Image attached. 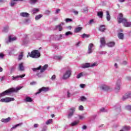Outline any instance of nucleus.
<instances>
[{"label": "nucleus", "instance_id": "obj_1", "mask_svg": "<svg viewBox=\"0 0 131 131\" xmlns=\"http://www.w3.org/2000/svg\"><path fill=\"white\" fill-rule=\"evenodd\" d=\"M117 20L119 24L122 23L125 27H130L131 22L127 21V19L123 17V14L122 13L119 14V15L117 17Z\"/></svg>", "mask_w": 131, "mask_h": 131}, {"label": "nucleus", "instance_id": "obj_2", "mask_svg": "<svg viewBox=\"0 0 131 131\" xmlns=\"http://www.w3.org/2000/svg\"><path fill=\"white\" fill-rule=\"evenodd\" d=\"M28 55L31 58H39L40 57V52L37 50H33L31 53H29Z\"/></svg>", "mask_w": 131, "mask_h": 131}, {"label": "nucleus", "instance_id": "obj_3", "mask_svg": "<svg viewBox=\"0 0 131 131\" xmlns=\"http://www.w3.org/2000/svg\"><path fill=\"white\" fill-rule=\"evenodd\" d=\"M14 91H15V88H10L3 92L2 93L0 94V98L1 97H4V96H7L9 94H11V93H14Z\"/></svg>", "mask_w": 131, "mask_h": 131}, {"label": "nucleus", "instance_id": "obj_4", "mask_svg": "<svg viewBox=\"0 0 131 131\" xmlns=\"http://www.w3.org/2000/svg\"><path fill=\"white\" fill-rule=\"evenodd\" d=\"M13 101H15V99L11 97H5L0 100V102L4 103H9V102H12Z\"/></svg>", "mask_w": 131, "mask_h": 131}, {"label": "nucleus", "instance_id": "obj_5", "mask_svg": "<svg viewBox=\"0 0 131 131\" xmlns=\"http://www.w3.org/2000/svg\"><path fill=\"white\" fill-rule=\"evenodd\" d=\"M98 64L97 63L94 62L92 64H91V63H85L84 64H82V68H89V67H94L95 66H97Z\"/></svg>", "mask_w": 131, "mask_h": 131}, {"label": "nucleus", "instance_id": "obj_6", "mask_svg": "<svg viewBox=\"0 0 131 131\" xmlns=\"http://www.w3.org/2000/svg\"><path fill=\"white\" fill-rule=\"evenodd\" d=\"M49 90H50L49 87L43 86L39 89L38 92L35 93V95H38V94H40L41 92H48Z\"/></svg>", "mask_w": 131, "mask_h": 131}, {"label": "nucleus", "instance_id": "obj_7", "mask_svg": "<svg viewBox=\"0 0 131 131\" xmlns=\"http://www.w3.org/2000/svg\"><path fill=\"white\" fill-rule=\"evenodd\" d=\"M71 75V71H67L65 74L63 76V79H67V78H69V77Z\"/></svg>", "mask_w": 131, "mask_h": 131}, {"label": "nucleus", "instance_id": "obj_8", "mask_svg": "<svg viewBox=\"0 0 131 131\" xmlns=\"http://www.w3.org/2000/svg\"><path fill=\"white\" fill-rule=\"evenodd\" d=\"M70 110L71 111L68 115V118H70L74 113V111H75V107H72L70 109Z\"/></svg>", "mask_w": 131, "mask_h": 131}, {"label": "nucleus", "instance_id": "obj_9", "mask_svg": "<svg viewBox=\"0 0 131 131\" xmlns=\"http://www.w3.org/2000/svg\"><path fill=\"white\" fill-rule=\"evenodd\" d=\"M100 47H105L106 45V41H105V38L104 37H102L100 38Z\"/></svg>", "mask_w": 131, "mask_h": 131}, {"label": "nucleus", "instance_id": "obj_10", "mask_svg": "<svg viewBox=\"0 0 131 131\" xmlns=\"http://www.w3.org/2000/svg\"><path fill=\"white\" fill-rule=\"evenodd\" d=\"M128 98H131V93H126L123 96V100H126V99H128Z\"/></svg>", "mask_w": 131, "mask_h": 131}, {"label": "nucleus", "instance_id": "obj_11", "mask_svg": "<svg viewBox=\"0 0 131 131\" xmlns=\"http://www.w3.org/2000/svg\"><path fill=\"white\" fill-rule=\"evenodd\" d=\"M100 89L103 91H109V90H110V87L106 85H102L101 86Z\"/></svg>", "mask_w": 131, "mask_h": 131}, {"label": "nucleus", "instance_id": "obj_12", "mask_svg": "<svg viewBox=\"0 0 131 131\" xmlns=\"http://www.w3.org/2000/svg\"><path fill=\"white\" fill-rule=\"evenodd\" d=\"M18 69L20 71H24V70H25V69L24 68V66H23V62H21L19 64Z\"/></svg>", "mask_w": 131, "mask_h": 131}, {"label": "nucleus", "instance_id": "obj_13", "mask_svg": "<svg viewBox=\"0 0 131 131\" xmlns=\"http://www.w3.org/2000/svg\"><path fill=\"white\" fill-rule=\"evenodd\" d=\"M20 16H21V17H29V13H27V12H21L19 14Z\"/></svg>", "mask_w": 131, "mask_h": 131}, {"label": "nucleus", "instance_id": "obj_14", "mask_svg": "<svg viewBox=\"0 0 131 131\" xmlns=\"http://www.w3.org/2000/svg\"><path fill=\"white\" fill-rule=\"evenodd\" d=\"M93 47H94V44L90 43L89 45V48H88V54H91L92 52V49H93Z\"/></svg>", "mask_w": 131, "mask_h": 131}, {"label": "nucleus", "instance_id": "obj_15", "mask_svg": "<svg viewBox=\"0 0 131 131\" xmlns=\"http://www.w3.org/2000/svg\"><path fill=\"white\" fill-rule=\"evenodd\" d=\"M105 30H106V28L105 25H101L100 26L99 28V31H101L102 32H104V31H105Z\"/></svg>", "mask_w": 131, "mask_h": 131}, {"label": "nucleus", "instance_id": "obj_16", "mask_svg": "<svg viewBox=\"0 0 131 131\" xmlns=\"http://www.w3.org/2000/svg\"><path fill=\"white\" fill-rule=\"evenodd\" d=\"M81 30H82V27H78L75 28L74 32H75V33H78V32H80Z\"/></svg>", "mask_w": 131, "mask_h": 131}, {"label": "nucleus", "instance_id": "obj_17", "mask_svg": "<svg viewBox=\"0 0 131 131\" xmlns=\"http://www.w3.org/2000/svg\"><path fill=\"white\" fill-rule=\"evenodd\" d=\"M48 67H49V65L48 64H45L41 69L40 70V73H42V72H45V71H46V70H47V68H48Z\"/></svg>", "mask_w": 131, "mask_h": 131}, {"label": "nucleus", "instance_id": "obj_18", "mask_svg": "<svg viewBox=\"0 0 131 131\" xmlns=\"http://www.w3.org/2000/svg\"><path fill=\"white\" fill-rule=\"evenodd\" d=\"M11 120V118L8 117L6 119H2L1 120L2 122H4L5 123H7V122H9Z\"/></svg>", "mask_w": 131, "mask_h": 131}, {"label": "nucleus", "instance_id": "obj_19", "mask_svg": "<svg viewBox=\"0 0 131 131\" xmlns=\"http://www.w3.org/2000/svg\"><path fill=\"white\" fill-rule=\"evenodd\" d=\"M107 47H109L110 48H112V47H114L115 46V42L114 41H112L107 43Z\"/></svg>", "mask_w": 131, "mask_h": 131}, {"label": "nucleus", "instance_id": "obj_20", "mask_svg": "<svg viewBox=\"0 0 131 131\" xmlns=\"http://www.w3.org/2000/svg\"><path fill=\"white\" fill-rule=\"evenodd\" d=\"M124 36V35L123 33H119L118 34V37L120 39H123Z\"/></svg>", "mask_w": 131, "mask_h": 131}, {"label": "nucleus", "instance_id": "obj_21", "mask_svg": "<svg viewBox=\"0 0 131 131\" xmlns=\"http://www.w3.org/2000/svg\"><path fill=\"white\" fill-rule=\"evenodd\" d=\"M111 19V17L110 16V13H109V11H106V19L107 21H110V19Z\"/></svg>", "mask_w": 131, "mask_h": 131}, {"label": "nucleus", "instance_id": "obj_22", "mask_svg": "<svg viewBox=\"0 0 131 131\" xmlns=\"http://www.w3.org/2000/svg\"><path fill=\"white\" fill-rule=\"evenodd\" d=\"M97 16L99 18H103V12L100 11V12H97Z\"/></svg>", "mask_w": 131, "mask_h": 131}, {"label": "nucleus", "instance_id": "obj_23", "mask_svg": "<svg viewBox=\"0 0 131 131\" xmlns=\"http://www.w3.org/2000/svg\"><path fill=\"white\" fill-rule=\"evenodd\" d=\"M91 35L90 34H86L85 33H84L82 35V38H88L90 37Z\"/></svg>", "mask_w": 131, "mask_h": 131}, {"label": "nucleus", "instance_id": "obj_24", "mask_svg": "<svg viewBox=\"0 0 131 131\" xmlns=\"http://www.w3.org/2000/svg\"><path fill=\"white\" fill-rule=\"evenodd\" d=\"M39 12V9L38 8H33L32 10L33 14H36V13H38Z\"/></svg>", "mask_w": 131, "mask_h": 131}, {"label": "nucleus", "instance_id": "obj_25", "mask_svg": "<svg viewBox=\"0 0 131 131\" xmlns=\"http://www.w3.org/2000/svg\"><path fill=\"white\" fill-rule=\"evenodd\" d=\"M123 130H126V131L129 130L130 129V127H129V126H124L123 127Z\"/></svg>", "mask_w": 131, "mask_h": 131}, {"label": "nucleus", "instance_id": "obj_26", "mask_svg": "<svg viewBox=\"0 0 131 131\" xmlns=\"http://www.w3.org/2000/svg\"><path fill=\"white\" fill-rule=\"evenodd\" d=\"M40 69H41V66H40L38 68H32V70H33V71H37V70H40Z\"/></svg>", "mask_w": 131, "mask_h": 131}, {"label": "nucleus", "instance_id": "obj_27", "mask_svg": "<svg viewBox=\"0 0 131 131\" xmlns=\"http://www.w3.org/2000/svg\"><path fill=\"white\" fill-rule=\"evenodd\" d=\"M56 27L59 29V31H62V30H63V28H62V25L61 24L56 26Z\"/></svg>", "mask_w": 131, "mask_h": 131}, {"label": "nucleus", "instance_id": "obj_28", "mask_svg": "<svg viewBox=\"0 0 131 131\" xmlns=\"http://www.w3.org/2000/svg\"><path fill=\"white\" fill-rule=\"evenodd\" d=\"M26 102H32V99L29 97H27L26 98Z\"/></svg>", "mask_w": 131, "mask_h": 131}, {"label": "nucleus", "instance_id": "obj_29", "mask_svg": "<svg viewBox=\"0 0 131 131\" xmlns=\"http://www.w3.org/2000/svg\"><path fill=\"white\" fill-rule=\"evenodd\" d=\"M9 41H13V40H16L17 39V38L16 37H14L12 38L11 36L9 37Z\"/></svg>", "mask_w": 131, "mask_h": 131}, {"label": "nucleus", "instance_id": "obj_30", "mask_svg": "<svg viewBox=\"0 0 131 131\" xmlns=\"http://www.w3.org/2000/svg\"><path fill=\"white\" fill-rule=\"evenodd\" d=\"M41 17H42V14H39L37 15L35 17V19L36 20H39V19H40V18H41Z\"/></svg>", "mask_w": 131, "mask_h": 131}, {"label": "nucleus", "instance_id": "obj_31", "mask_svg": "<svg viewBox=\"0 0 131 131\" xmlns=\"http://www.w3.org/2000/svg\"><path fill=\"white\" fill-rule=\"evenodd\" d=\"M52 122H53V119H50L49 120H48L47 122H46V124L48 125L51 123H52Z\"/></svg>", "mask_w": 131, "mask_h": 131}, {"label": "nucleus", "instance_id": "obj_32", "mask_svg": "<svg viewBox=\"0 0 131 131\" xmlns=\"http://www.w3.org/2000/svg\"><path fill=\"white\" fill-rule=\"evenodd\" d=\"M73 34V33H72V32H71V31H68L66 33L65 35L66 36H68V35H72Z\"/></svg>", "mask_w": 131, "mask_h": 131}, {"label": "nucleus", "instance_id": "obj_33", "mask_svg": "<svg viewBox=\"0 0 131 131\" xmlns=\"http://www.w3.org/2000/svg\"><path fill=\"white\" fill-rule=\"evenodd\" d=\"M22 58H23V52H21L20 54L18 56V60H22Z\"/></svg>", "mask_w": 131, "mask_h": 131}, {"label": "nucleus", "instance_id": "obj_34", "mask_svg": "<svg viewBox=\"0 0 131 131\" xmlns=\"http://www.w3.org/2000/svg\"><path fill=\"white\" fill-rule=\"evenodd\" d=\"M81 76H83V75H82V73H80L79 74H78L77 76H76V78H80L81 77Z\"/></svg>", "mask_w": 131, "mask_h": 131}, {"label": "nucleus", "instance_id": "obj_35", "mask_svg": "<svg viewBox=\"0 0 131 131\" xmlns=\"http://www.w3.org/2000/svg\"><path fill=\"white\" fill-rule=\"evenodd\" d=\"M20 125H22V123L17 124L15 126H13L12 128V129L16 128L17 127H18V126H20Z\"/></svg>", "mask_w": 131, "mask_h": 131}, {"label": "nucleus", "instance_id": "obj_36", "mask_svg": "<svg viewBox=\"0 0 131 131\" xmlns=\"http://www.w3.org/2000/svg\"><path fill=\"white\" fill-rule=\"evenodd\" d=\"M20 125H22V123L17 124L15 126H13L12 128V129L16 128L17 127H18V126H20Z\"/></svg>", "mask_w": 131, "mask_h": 131}, {"label": "nucleus", "instance_id": "obj_37", "mask_svg": "<svg viewBox=\"0 0 131 131\" xmlns=\"http://www.w3.org/2000/svg\"><path fill=\"white\" fill-rule=\"evenodd\" d=\"M80 100L82 102H83L84 101H86V98L84 96H82L80 97Z\"/></svg>", "mask_w": 131, "mask_h": 131}, {"label": "nucleus", "instance_id": "obj_38", "mask_svg": "<svg viewBox=\"0 0 131 131\" xmlns=\"http://www.w3.org/2000/svg\"><path fill=\"white\" fill-rule=\"evenodd\" d=\"M4 32H7L9 30V26H6L4 28Z\"/></svg>", "mask_w": 131, "mask_h": 131}, {"label": "nucleus", "instance_id": "obj_39", "mask_svg": "<svg viewBox=\"0 0 131 131\" xmlns=\"http://www.w3.org/2000/svg\"><path fill=\"white\" fill-rule=\"evenodd\" d=\"M78 123V122L75 121L71 123V125H72V126H74L76 125Z\"/></svg>", "mask_w": 131, "mask_h": 131}, {"label": "nucleus", "instance_id": "obj_40", "mask_svg": "<svg viewBox=\"0 0 131 131\" xmlns=\"http://www.w3.org/2000/svg\"><path fill=\"white\" fill-rule=\"evenodd\" d=\"M10 5L11 7H14L15 6V5H16V3H15L14 2H11V3H10Z\"/></svg>", "mask_w": 131, "mask_h": 131}, {"label": "nucleus", "instance_id": "obj_41", "mask_svg": "<svg viewBox=\"0 0 131 131\" xmlns=\"http://www.w3.org/2000/svg\"><path fill=\"white\" fill-rule=\"evenodd\" d=\"M126 110H128L129 111H130V110H131L130 105H127V106H126Z\"/></svg>", "mask_w": 131, "mask_h": 131}, {"label": "nucleus", "instance_id": "obj_42", "mask_svg": "<svg viewBox=\"0 0 131 131\" xmlns=\"http://www.w3.org/2000/svg\"><path fill=\"white\" fill-rule=\"evenodd\" d=\"M17 78H19V76H17L16 77L13 76H12V80H16V79H17Z\"/></svg>", "mask_w": 131, "mask_h": 131}, {"label": "nucleus", "instance_id": "obj_43", "mask_svg": "<svg viewBox=\"0 0 131 131\" xmlns=\"http://www.w3.org/2000/svg\"><path fill=\"white\" fill-rule=\"evenodd\" d=\"M66 22H72V19L71 18H67L66 19Z\"/></svg>", "mask_w": 131, "mask_h": 131}, {"label": "nucleus", "instance_id": "obj_44", "mask_svg": "<svg viewBox=\"0 0 131 131\" xmlns=\"http://www.w3.org/2000/svg\"><path fill=\"white\" fill-rule=\"evenodd\" d=\"M20 90H21V88H16V89H14V91H13V93L14 92L17 93V92L18 91H20Z\"/></svg>", "mask_w": 131, "mask_h": 131}, {"label": "nucleus", "instance_id": "obj_45", "mask_svg": "<svg viewBox=\"0 0 131 131\" xmlns=\"http://www.w3.org/2000/svg\"><path fill=\"white\" fill-rule=\"evenodd\" d=\"M79 110H80L81 111H82V110H83V106L80 105L79 106Z\"/></svg>", "mask_w": 131, "mask_h": 131}, {"label": "nucleus", "instance_id": "obj_46", "mask_svg": "<svg viewBox=\"0 0 131 131\" xmlns=\"http://www.w3.org/2000/svg\"><path fill=\"white\" fill-rule=\"evenodd\" d=\"M25 74H23L20 76H18V78H23V77H25Z\"/></svg>", "mask_w": 131, "mask_h": 131}, {"label": "nucleus", "instance_id": "obj_47", "mask_svg": "<svg viewBox=\"0 0 131 131\" xmlns=\"http://www.w3.org/2000/svg\"><path fill=\"white\" fill-rule=\"evenodd\" d=\"M51 79L52 80H54V79H56V75H53V76L51 77Z\"/></svg>", "mask_w": 131, "mask_h": 131}, {"label": "nucleus", "instance_id": "obj_48", "mask_svg": "<svg viewBox=\"0 0 131 131\" xmlns=\"http://www.w3.org/2000/svg\"><path fill=\"white\" fill-rule=\"evenodd\" d=\"M80 88H81L82 89H83V88H84V86H85V84H80Z\"/></svg>", "mask_w": 131, "mask_h": 131}, {"label": "nucleus", "instance_id": "obj_49", "mask_svg": "<svg viewBox=\"0 0 131 131\" xmlns=\"http://www.w3.org/2000/svg\"><path fill=\"white\" fill-rule=\"evenodd\" d=\"M61 11V9H58L56 10V11H55V14H58L59 12H60Z\"/></svg>", "mask_w": 131, "mask_h": 131}, {"label": "nucleus", "instance_id": "obj_50", "mask_svg": "<svg viewBox=\"0 0 131 131\" xmlns=\"http://www.w3.org/2000/svg\"><path fill=\"white\" fill-rule=\"evenodd\" d=\"M36 84V82H35V81H33V82H30L31 85H33Z\"/></svg>", "mask_w": 131, "mask_h": 131}, {"label": "nucleus", "instance_id": "obj_51", "mask_svg": "<svg viewBox=\"0 0 131 131\" xmlns=\"http://www.w3.org/2000/svg\"><path fill=\"white\" fill-rule=\"evenodd\" d=\"M68 98H70V97H71V94H70V93H69V91H68Z\"/></svg>", "mask_w": 131, "mask_h": 131}, {"label": "nucleus", "instance_id": "obj_52", "mask_svg": "<svg viewBox=\"0 0 131 131\" xmlns=\"http://www.w3.org/2000/svg\"><path fill=\"white\" fill-rule=\"evenodd\" d=\"M88 12V8H85V9H83V12L84 13H86Z\"/></svg>", "mask_w": 131, "mask_h": 131}, {"label": "nucleus", "instance_id": "obj_53", "mask_svg": "<svg viewBox=\"0 0 131 131\" xmlns=\"http://www.w3.org/2000/svg\"><path fill=\"white\" fill-rule=\"evenodd\" d=\"M45 13L46 14H50L51 13V11L50 10H47L45 11Z\"/></svg>", "mask_w": 131, "mask_h": 131}, {"label": "nucleus", "instance_id": "obj_54", "mask_svg": "<svg viewBox=\"0 0 131 131\" xmlns=\"http://www.w3.org/2000/svg\"><path fill=\"white\" fill-rule=\"evenodd\" d=\"M4 57H5V55H4V54L0 53V57L3 58H4Z\"/></svg>", "mask_w": 131, "mask_h": 131}, {"label": "nucleus", "instance_id": "obj_55", "mask_svg": "<svg viewBox=\"0 0 131 131\" xmlns=\"http://www.w3.org/2000/svg\"><path fill=\"white\" fill-rule=\"evenodd\" d=\"M14 70H15V67H12L11 68V72H13V71H14Z\"/></svg>", "mask_w": 131, "mask_h": 131}, {"label": "nucleus", "instance_id": "obj_56", "mask_svg": "<svg viewBox=\"0 0 131 131\" xmlns=\"http://www.w3.org/2000/svg\"><path fill=\"white\" fill-rule=\"evenodd\" d=\"M94 22V19H91L89 21V24H92Z\"/></svg>", "mask_w": 131, "mask_h": 131}, {"label": "nucleus", "instance_id": "obj_57", "mask_svg": "<svg viewBox=\"0 0 131 131\" xmlns=\"http://www.w3.org/2000/svg\"><path fill=\"white\" fill-rule=\"evenodd\" d=\"M74 13L75 14V15H78V11H74Z\"/></svg>", "mask_w": 131, "mask_h": 131}, {"label": "nucleus", "instance_id": "obj_58", "mask_svg": "<svg viewBox=\"0 0 131 131\" xmlns=\"http://www.w3.org/2000/svg\"><path fill=\"white\" fill-rule=\"evenodd\" d=\"M34 127H38V124H35L34 125Z\"/></svg>", "mask_w": 131, "mask_h": 131}, {"label": "nucleus", "instance_id": "obj_59", "mask_svg": "<svg viewBox=\"0 0 131 131\" xmlns=\"http://www.w3.org/2000/svg\"><path fill=\"white\" fill-rule=\"evenodd\" d=\"M86 125H83L82 126V129H85L86 128Z\"/></svg>", "mask_w": 131, "mask_h": 131}, {"label": "nucleus", "instance_id": "obj_60", "mask_svg": "<svg viewBox=\"0 0 131 131\" xmlns=\"http://www.w3.org/2000/svg\"><path fill=\"white\" fill-rule=\"evenodd\" d=\"M68 29H69L70 30H71L72 28V27L71 26H69L67 27Z\"/></svg>", "mask_w": 131, "mask_h": 131}, {"label": "nucleus", "instance_id": "obj_61", "mask_svg": "<svg viewBox=\"0 0 131 131\" xmlns=\"http://www.w3.org/2000/svg\"><path fill=\"white\" fill-rule=\"evenodd\" d=\"M83 118H84V117L83 116H79V119H82Z\"/></svg>", "mask_w": 131, "mask_h": 131}, {"label": "nucleus", "instance_id": "obj_62", "mask_svg": "<svg viewBox=\"0 0 131 131\" xmlns=\"http://www.w3.org/2000/svg\"><path fill=\"white\" fill-rule=\"evenodd\" d=\"M57 58L58 60H60V59H62V57L61 56H57Z\"/></svg>", "mask_w": 131, "mask_h": 131}, {"label": "nucleus", "instance_id": "obj_63", "mask_svg": "<svg viewBox=\"0 0 131 131\" xmlns=\"http://www.w3.org/2000/svg\"><path fill=\"white\" fill-rule=\"evenodd\" d=\"M0 72H3V68L0 67Z\"/></svg>", "mask_w": 131, "mask_h": 131}, {"label": "nucleus", "instance_id": "obj_64", "mask_svg": "<svg viewBox=\"0 0 131 131\" xmlns=\"http://www.w3.org/2000/svg\"><path fill=\"white\" fill-rule=\"evenodd\" d=\"M117 85V88H116V90H119V85Z\"/></svg>", "mask_w": 131, "mask_h": 131}]
</instances>
